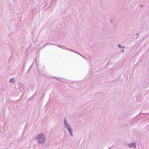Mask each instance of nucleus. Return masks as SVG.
Instances as JSON below:
<instances>
[{
  "mask_svg": "<svg viewBox=\"0 0 149 149\" xmlns=\"http://www.w3.org/2000/svg\"><path fill=\"white\" fill-rule=\"evenodd\" d=\"M124 51V49H122L121 50V52H123Z\"/></svg>",
  "mask_w": 149,
  "mask_h": 149,
  "instance_id": "nucleus-15",
  "label": "nucleus"
},
{
  "mask_svg": "<svg viewBox=\"0 0 149 149\" xmlns=\"http://www.w3.org/2000/svg\"><path fill=\"white\" fill-rule=\"evenodd\" d=\"M80 86H81V85L79 84H77V86H78V87H80Z\"/></svg>",
  "mask_w": 149,
  "mask_h": 149,
  "instance_id": "nucleus-13",
  "label": "nucleus"
},
{
  "mask_svg": "<svg viewBox=\"0 0 149 149\" xmlns=\"http://www.w3.org/2000/svg\"><path fill=\"white\" fill-rule=\"evenodd\" d=\"M63 47L64 48H65V46H63Z\"/></svg>",
  "mask_w": 149,
  "mask_h": 149,
  "instance_id": "nucleus-24",
  "label": "nucleus"
},
{
  "mask_svg": "<svg viewBox=\"0 0 149 149\" xmlns=\"http://www.w3.org/2000/svg\"><path fill=\"white\" fill-rule=\"evenodd\" d=\"M108 149H109V148Z\"/></svg>",
  "mask_w": 149,
  "mask_h": 149,
  "instance_id": "nucleus-25",
  "label": "nucleus"
},
{
  "mask_svg": "<svg viewBox=\"0 0 149 149\" xmlns=\"http://www.w3.org/2000/svg\"><path fill=\"white\" fill-rule=\"evenodd\" d=\"M20 100V99L18 100L17 101V102L18 101H19Z\"/></svg>",
  "mask_w": 149,
  "mask_h": 149,
  "instance_id": "nucleus-20",
  "label": "nucleus"
},
{
  "mask_svg": "<svg viewBox=\"0 0 149 149\" xmlns=\"http://www.w3.org/2000/svg\"><path fill=\"white\" fill-rule=\"evenodd\" d=\"M15 81V79L14 78H12L10 79L9 80L10 82L11 83H14Z\"/></svg>",
  "mask_w": 149,
  "mask_h": 149,
  "instance_id": "nucleus-8",
  "label": "nucleus"
},
{
  "mask_svg": "<svg viewBox=\"0 0 149 149\" xmlns=\"http://www.w3.org/2000/svg\"><path fill=\"white\" fill-rule=\"evenodd\" d=\"M121 48H125V47L124 46H121Z\"/></svg>",
  "mask_w": 149,
  "mask_h": 149,
  "instance_id": "nucleus-19",
  "label": "nucleus"
},
{
  "mask_svg": "<svg viewBox=\"0 0 149 149\" xmlns=\"http://www.w3.org/2000/svg\"><path fill=\"white\" fill-rule=\"evenodd\" d=\"M118 47L119 48H121V45L120 44H118Z\"/></svg>",
  "mask_w": 149,
  "mask_h": 149,
  "instance_id": "nucleus-11",
  "label": "nucleus"
},
{
  "mask_svg": "<svg viewBox=\"0 0 149 149\" xmlns=\"http://www.w3.org/2000/svg\"><path fill=\"white\" fill-rule=\"evenodd\" d=\"M18 84V89L20 90H22L23 89H24V88L22 87L23 86V84H22L20 82H19V83Z\"/></svg>",
  "mask_w": 149,
  "mask_h": 149,
  "instance_id": "nucleus-7",
  "label": "nucleus"
},
{
  "mask_svg": "<svg viewBox=\"0 0 149 149\" xmlns=\"http://www.w3.org/2000/svg\"><path fill=\"white\" fill-rule=\"evenodd\" d=\"M80 56H81L82 57H83L84 58H85L84 57V56H83V55H80Z\"/></svg>",
  "mask_w": 149,
  "mask_h": 149,
  "instance_id": "nucleus-16",
  "label": "nucleus"
},
{
  "mask_svg": "<svg viewBox=\"0 0 149 149\" xmlns=\"http://www.w3.org/2000/svg\"><path fill=\"white\" fill-rule=\"evenodd\" d=\"M57 46H58V47H60L61 48V46H61V45H57Z\"/></svg>",
  "mask_w": 149,
  "mask_h": 149,
  "instance_id": "nucleus-14",
  "label": "nucleus"
},
{
  "mask_svg": "<svg viewBox=\"0 0 149 149\" xmlns=\"http://www.w3.org/2000/svg\"><path fill=\"white\" fill-rule=\"evenodd\" d=\"M70 49V51H72L74 52L72 49Z\"/></svg>",
  "mask_w": 149,
  "mask_h": 149,
  "instance_id": "nucleus-17",
  "label": "nucleus"
},
{
  "mask_svg": "<svg viewBox=\"0 0 149 149\" xmlns=\"http://www.w3.org/2000/svg\"><path fill=\"white\" fill-rule=\"evenodd\" d=\"M136 143L135 142H134L132 143H128L127 147H128L130 148H135L136 147Z\"/></svg>",
  "mask_w": 149,
  "mask_h": 149,
  "instance_id": "nucleus-2",
  "label": "nucleus"
},
{
  "mask_svg": "<svg viewBox=\"0 0 149 149\" xmlns=\"http://www.w3.org/2000/svg\"><path fill=\"white\" fill-rule=\"evenodd\" d=\"M31 68H32V66H31L27 71V72L31 70Z\"/></svg>",
  "mask_w": 149,
  "mask_h": 149,
  "instance_id": "nucleus-10",
  "label": "nucleus"
},
{
  "mask_svg": "<svg viewBox=\"0 0 149 149\" xmlns=\"http://www.w3.org/2000/svg\"><path fill=\"white\" fill-rule=\"evenodd\" d=\"M51 77L52 78H54L55 79H58L59 81L63 82H64L65 81V79L64 78H57L56 77Z\"/></svg>",
  "mask_w": 149,
  "mask_h": 149,
  "instance_id": "nucleus-5",
  "label": "nucleus"
},
{
  "mask_svg": "<svg viewBox=\"0 0 149 149\" xmlns=\"http://www.w3.org/2000/svg\"><path fill=\"white\" fill-rule=\"evenodd\" d=\"M35 139L37 140L39 143L41 144H44L46 141L45 136L43 133L38 134Z\"/></svg>",
  "mask_w": 149,
  "mask_h": 149,
  "instance_id": "nucleus-1",
  "label": "nucleus"
},
{
  "mask_svg": "<svg viewBox=\"0 0 149 149\" xmlns=\"http://www.w3.org/2000/svg\"><path fill=\"white\" fill-rule=\"evenodd\" d=\"M140 6V7H143V5H141Z\"/></svg>",
  "mask_w": 149,
  "mask_h": 149,
  "instance_id": "nucleus-18",
  "label": "nucleus"
},
{
  "mask_svg": "<svg viewBox=\"0 0 149 149\" xmlns=\"http://www.w3.org/2000/svg\"><path fill=\"white\" fill-rule=\"evenodd\" d=\"M42 75L44 76L43 74H41Z\"/></svg>",
  "mask_w": 149,
  "mask_h": 149,
  "instance_id": "nucleus-23",
  "label": "nucleus"
},
{
  "mask_svg": "<svg viewBox=\"0 0 149 149\" xmlns=\"http://www.w3.org/2000/svg\"><path fill=\"white\" fill-rule=\"evenodd\" d=\"M138 34H139L138 33H137L136 34V35H137V36L138 35Z\"/></svg>",
  "mask_w": 149,
  "mask_h": 149,
  "instance_id": "nucleus-22",
  "label": "nucleus"
},
{
  "mask_svg": "<svg viewBox=\"0 0 149 149\" xmlns=\"http://www.w3.org/2000/svg\"><path fill=\"white\" fill-rule=\"evenodd\" d=\"M66 128L68 129V131L69 132V134L70 136L72 137L73 136V130L72 128L70 126H69Z\"/></svg>",
  "mask_w": 149,
  "mask_h": 149,
  "instance_id": "nucleus-4",
  "label": "nucleus"
},
{
  "mask_svg": "<svg viewBox=\"0 0 149 149\" xmlns=\"http://www.w3.org/2000/svg\"><path fill=\"white\" fill-rule=\"evenodd\" d=\"M75 52V53L78 54H79L80 55H81V54H79V52Z\"/></svg>",
  "mask_w": 149,
  "mask_h": 149,
  "instance_id": "nucleus-12",
  "label": "nucleus"
},
{
  "mask_svg": "<svg viewBox=\"0 0 149 149\" xmlns=\"http://www.w3.org/2000/svg\"><path fill=\"white\" fill-rule=\"evenodd\" d=\"M64 126L65 128L69 126L68 124V121L66 119V117H65L64 118Z\"/></svg>",
  "mask_w": 149,
  "mask_h": 149,
  "instance_id": "nucleus-6",
  "label": "nucleus"
},
{
  "mask_svg": "<svg viewBox=\"0 0 149 149\" xmlns=\"http://www.w3.org/2000/svg\"><path fill=\"white\" fill-rule=\"evenodd\" d=\"M145 114V113H142L141 114V115H139L137 116L136 117H135L134 118V121H136V122H137L141 118L143 117V116H141V115L143 114Z\"/></svg>",
  "mask_w": 149,
  "mask_h": 149,
  "instance_id": "nucleus-3",
  "label": "nucleus"
},
{
  "mask_svg": "<svg viewBox=\"0 0 149 149\" xmlns=\"http://www.w3.org/2000/svg\"><path fill=\"white\" fill-rule=\"evenodd\" d=\"M36 10H35V8H34L32 10V13H35Z\"/></svg>",
  "mask_w": 149,
  "mask_h": 149,
  "instance_id": "nucleus-9",
  "label": "nucleus"
},
{
  "mask_svg": "<svg viewBox=\"0 0 149 149\" xmlns=\"http://www.w3.org/2000/svg\"><path fill=\"white\" fill-rule=\"evenodd\" d=\"M111 21L112 22L113 21V20H111Z\"/></svg>",
  "mask_w": 149,
  "mask_h": 149,
  "instance_id": "nucleus-21",
  "label": "nucleus"
}]
</instances>
